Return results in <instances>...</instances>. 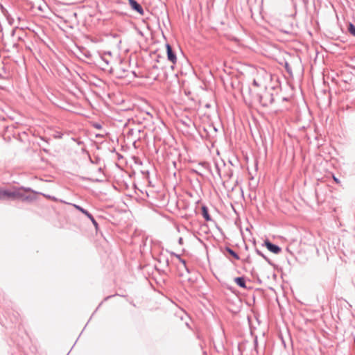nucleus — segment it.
<instances>
[{"instance_id": "nucleus-1", "label": "nucleus", "mask_w": 355, "mask_h": 355, "mask_svg": "<svg viewBox=\"0 0 355 355\" xmlns=\"http://www.w3.org/2000/svg\"><path fill=\"white\" fill-rule=\"evenodd\" d=\"M270 78L269 73L263 69L258 70L253 80V86L261 89H266L267 83Z\"/></svg>"}, {"instance_id": "nucleus-2", "label": "nucleus", "mask_w": 355, "mask_h": 355, "mask_svg": "<svg viewBox=\"0 0 355 355\" xmlns=\"http://www.w3.org/2000/svg\"><path fill=\"white\" fill-rule=\"evenodd\" d=\"M24 194L21 189L12 190L0 189V200L6 199H23Z\"/></svg>"}, {"instance_id": "nucleus-3", "label": "nucleus", "mask_w": 355, "mask_h": 355, "mask_svg": "<svg viewBox=\"0 0 355 355\" xmlns=\"http://www.w3.org/2000/svg\"><path fill=\"white\" fill-rule=\"evenodd\" d=\"M262 94H256V99L263 107H268L274 101L273 94L266 89H262Z\"/></svg>"}, {"instance_id": "nucleus-4", "label": "nucleus", "mask_w": 355, "mask_h": 355, "mask_svg": "<svg viewBox=\"0 0 355 355\" xmlns=\"http://www.w3.org/2000/svg\"><path fill=\"white\" fill-rule=\"evenodd\" d=\"M201 215L205 218V220L211 225H215L216 223L213 218L211 217L209 209L206 206L201 207Z\"/></svg>"}, {"instance_id": "nucleus-5", "label": "nucleus", "mask_w": 355, "mask_h": 355, "mask_svg": "<svg viewBox=\"0 0 355 355\" xmlns=\"http://www.w3.org/2000/svg\"><path fill=\"white\" fill-rule=\"evenodd\" d=\"M265 245L266 246L267 249L270 251L271 252L274 254H279L282 251V249L280 247H279L277 245H275L270 242L269 241L266 240L265 241Z\"/></svg>"}, {"instance_id": "nucleus-6", "label": "nucleus", "mask_w": 355, "mask_h": 355, "mask_svg": "<svg viewBox=\"0 0 355 355\" xmlns=\"http://www.w3.org/2000/svg\"><path fill=\"white\" fill-rule=\"evenodd\" d=\"M166 50H167V57L168 60L173 64H175L177 62V57L173 53L171 46L167 44L166 45Z\"/></svg>"}, {"instance_id": "nucleus-7", "label": "nucleus", "mask_w": 355, "mask_h": 355, "mask_svg": "<svg viewBox=\"0 0 355 355\" xmlns=\"http://www.w3.org/2000/svg\"><path fill=\"white\" fill-rule=\"evenodd\" d=\"M128 1L132 9L135 10L141 15L144 14L142 7L135 0H128Z\"/></svg>"}, {"instance_id": "nucleus-8", "label": "nucleus", "mask_w": 355, "mask_h": 355, "mask_svg": "<svg viewBox=\"0 0 355 355\" xmlns=\"http://www.w3.org/2000/svg\"><path fill=\"white\" fill-rule=\"evenodd\" d=\"M235 283L241 288H246L245 280L243 277H238L234 279Z\"/></svg>"}, {"instance_id": "nucleus-9", "label": "nucleus", "mask_w": 355, "mask_h": 355, "mask_svg": "<svg viewBox=\"0 0 355 355\" xmlns=\"http://www.w3.org/2000/svg\"><path fill=\"white\" fill-rule=\"evenodd\" d=\"M201 120L203 121H207V123H209L211 121V113L210 112L207 113H205L203 114V117H201Z\"/></svg>"}, {"instance_id": "nucleus-10", "label": "nucleus", "mask_w": 355, "mask_h": 355, "mask_svg": "<svg viewBox=\"0 0 355 355\" xmlns=\"http://www.w3.org/2000/svg\"><path fill=\"white\" fill-rule=\"evenodd\" d=\"M226 251H227V252L230 255H232V256L235 259H236V260L240 259V257H239V256L238 255V254H237L236 252H234L232 249H231V248H230L227 247V248H226Z\"/></svg>"}, {"instance_id": "nucleus-11", "label": "nucleus", "mask_w": 355, "mask_h": 355, "mask_svg": "<svg viewBox=\"0 0 355 355\" xmlns=\"http://www.w3.org/2000/svg\"><path fill=\"white\" fill-rule=\"evenodd\" d=\"M73 207L78 209V211H81L83 214H84L87 217H88L90 214L85 209H84L83 208H82L81 207L77 205H73Z\"/></svg>"}, {"instance_id": "nucleus-12", "label": "nucleus", "mask_w": 355, "mask_h": 355, "mask_svg": "<svg viewBox=\"0 0 355 355\" xmlns=\"http://www.w3.org/2000/svg\"><path fill=\"white\" fill-rule=\"evenodd\" d=\"M348 31L351 35L355 36V26L352 23H349V24Z\"/></svg>"}, {"instance_id": "nucleus-13", "label": "nucleus", "mask_w": 355, "mask_h": 355, "mask_svg": "<svg viewBox=\"0 0 355 355\" xmlns=\"http://www.w3.org/2000/svg\"><path fill=\"white\" fill-rule=\"evenodd\" d=\"M200 165L201 166H202L203 168L207 169L211 174H213V172L211 171V169L210 168V165L209 164L207 163V162H202L200 163Z\"/></svg>"}, {"instance_id": "nucleus-14", "label": "nucleus", "mask_w": 355, "mask_h": 355, "mask_svg": "<svg viewBox=\"0 0 355 355\" xmlns=\"http://www.w3.org/2000/svg\"><path fill=\"white\" fill-rule=\"evenodd\" d=\"M256 252L261 257H262L266 261H267L268 263H270L269 259L265 256L260 250L258 249L256 250Z\"/></svg>"}, {"instance_id": "nucleus-15", "label": "nucleus", "mask_w": 355, "mask_h": 355, "mask_svg": "<svg viewBox=\"0 0 355 355\" xmlns=\"http://www.w3.org/2000/svg\"><path fill=\"white\" fill-rule=\"evenodd\" d=\"M88 218L91 220V221L92 222V223L94 224V225L95 226L96 229L98 228V223L95 220V219L94 218V217L90 214Z\"/></svg>"}, {"instance_id": "nucleus-16", "label": "nucleus", "mask_w": 355, "mask_h": 355, "mask_svg": "<svg viewBox=\"0 0 355 355\" xmlns=\"http://www.w3.org/2000/svg\"><path fill=\"white\" fill-rule=\"evenodd\" d=\"M203 130H204V132H205V134H202V133L201 132V135H200L201 138H203V137H209V135H208V130H207V129L205 127H204V128H203Z\"/></svg>"}, {"instance_id": "nucleus-17", "label": "nucleus", "mask_w": 355, "mask_h": 355, "mask_svg": "<svg viewBox=\"0 0 355 355\" xmlns=\"http://www.w3.org/2000/svg\"><path fill=\"white\" fill-rule=\"evenodd\" d=\"M178 243L180 245H182L183 244V239L182 237H180L178 239Z\"/></svg>"}, {"instance_id": "nucleus-18", "label": "nucleus", "mask_w": 355, "mask_h": 355, "mask_svg": "<svg viewBox=\"0 0 355 355\" xmlns=\"http://www.w3.org/2000/svg\"><path fill=\"white\" fill-rule=\"evenodd\" d=\"M333 178H334V180L337 183V184H339L340 183V180L336 178L335 177L334 175L333 176Z\"/></svg>"}, {"instance_id": "nucleus-19", "label": "nucleus", "mask_w": 355, "mask_h": 355, "mask_svg": "<svg viewBox=\"0 0 355 355\" xmlns=\"http://www.w3.org/2000/svg\"><path fill=\"white\" fill-rule=\"evenodd\" d=\"M205 107L206 108H209V107H211V104H210V103H206V104L205 105Z\"/></svg>"}, {"instance_id": "nucleus-20", "label": "nucleus", "mask_w": 355, "mask_h": 355, "mask_svg": "<svg viewBox=\"0 0 355 355\" xmlns=\"http://www.w3.org/2000/svg\"><path fill=\"white\" fill-rule=\"evenodd\" d=\"M286 69L288 72L290 71L289 67H288V64L287 63L286 64Z\"/></svg>"}, {"instance_id": "nucleus-21", "label": "nucleus", "mask_w": 355, "mask_h": 355, "mask_svg": "<svg viewBox=\"0 0 355 355\" xmlns=\"http://www.w3.org/2000/svg\"><path fill=\"white\" fill-rule=\"evenodd\" d=\"M214 168H215V170L216 171V172H217L218 173H219V171H218V168H217V167H216V165H214Z\"/></svg>"}, {"instance_id": "nucleus-22", "label": "nucleus", "mask_w": 355, "mask_h": 355, "mask_svg": "<svg viewBox=\"0 0 355 355\" xmlns=\"http://www.w3.org/2000/svg\"><path fill=\"white\" fill-rule=\"evenodd\" d=\"M254 345H255V347H257V340H254Z\"/></svg>"}]
</instances>
